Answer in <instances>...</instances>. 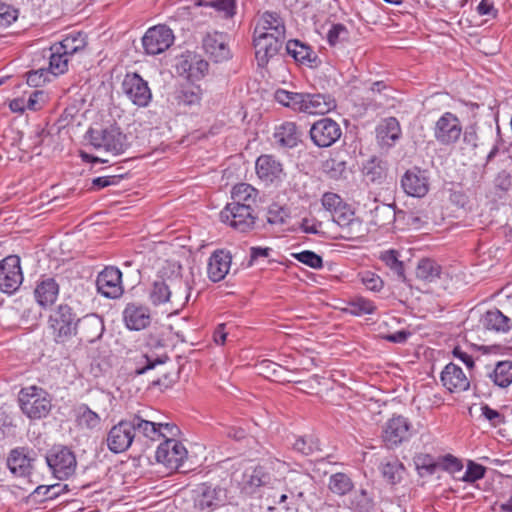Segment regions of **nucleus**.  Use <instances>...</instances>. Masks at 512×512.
Wrapping results in <instances>:
<instances>
[{"label": "nucleus", "mask_w": 512, "mask_h": 512, "mask_svg": "<svg viewBox=\"0 0 512 512\" xmlns=\"http://www.w3.org/2000/svg\"><path fill=\"white\" fill-rule=\"evenodd\" d=\"M152 421H148L139 415L123 419L112 426L106 438L107 447L113 453H122L128 450L134 442L141 440V437H155Z\"/></svg>", "instance_id": "obj_1"}, {"label": "nucleus", "mask_w": 512, "mask_h": 512, "mask_svg": "<svg viewBox=\"0 0 512 512\" xmlns=\"http://www.w3.org/2000/svg\"><path fill=\"white\" fill-rule=\"evenodd\" d=\"M18 402L23 414L31 420L45 418L52 408L50 394L35 385L22 388L18 394Z\"/></svg>", "instance_id": "obj_2"}, {"label": "nucleus", "mask_w": 512, "mask_h": 512, "mask_svg": "<svg viewBox=\"0 0 512 512\" xmlns=\"http://www.w3.org/2000/svg\"><path fill=\"white\" fill-rule=\"evenodd\" d=\"M86 139L95 149L115 156L123 154L129 146L127 136L116 125L102 129L90 128L86 133Z\"/></svg>", "instance_id": "obj_3"}, {"label": "nucleus", "mask_w": 512, "mask_h": 512, "mask_svg": "<svg viewBox=\"0 0 512 512\" xmlns=\"http://www.w3.org/2000/svg\"><path fill=\"white\" fill-rule=\"evenodd\" d=\"M194 509L198 512H211L227 502V490L218 485L201 483L192 491Z\"/></svg>", "instance_id": "obj_4"}, {"label": "nucleus", "mask_w": 512, "mask_h": 512, "mask_svg": "<svg viewBox=\"0 0 512 512\" xmlns=\"http://www.w3.org/2000/svg\"><path fill=\"white\" fill-rule=\"evenodd\" d=\"M98 402L95 405L98 412L92 410L87 404H80L74 409L75 421L79 427L87 430H95L100 427L102 415L107 416L108 414V406L112 402L111 395L100 392Z\"/></svg>", "instance_id": "obj_5"}, {"label": "nucleus", "mask_w": 512, "mask_h": 512, "mask_svg": "<svg viewBox=\"0 0 512 512\" xmlns=\"http://www.w3.org/2000/svg\"><path fill=\"white\" fill-rule=\"evenodd\" d=\"M78 321L73 309L61 304L50 316L51 327L53 328L56 342H65L72 335L77 334Z\"/></svg>", "instance_id": "obj_6"}, {"label": "nucleus", "mask_w": 512, "mask_h": 512, "mask_svg": "<svg viewBox=\"0 0 512 512\" xmlns=\"http://www.w3.org/2000/svg\"><path fill=\"white\" fill-rule=\"evenodd\" d=\"M46 461L53 475L60 480L73 475L77 465L74 453L65 446L53 447L47 454Z\"/></svg>", "instance_id": "obj_7"}, {"label": "nucleus", "mask_w": 512, "mask_h": 512, "mask_svg": "<svg viewBox=\"0 0 512 512\" xmlns=\"http://www.w3.org/2000/svg\"><path fill=\"white\" fill-rule=\"evenodd\" d=\"M256 219V211L241 206L226 204L220 212V220L241 233H247L253 230Z\"/></svg>", "instance_id": "obj_8"}, {"label": "nucleus", "mask_w": 512, "mask_h": 512, "mask_svg": "<svg viewBox=\"0 0 512 512\" xmlns=\"http://www.w3.org/2000/svg\"><path fill=\"white\" fill-rule=\"evenodd\" d=\"M333 221L341 230L340 237L345 240H357L365 236L366 230L360 218L355 216L354 211L348 204L339 208L332 214Z\"/></svg>", "instance_id": "obj_9"}, {"label": "nucleus", "mask_w": 512, "mask_h": 512, "mask_svg": "<svg viewBox=\"0 0 512 512\" xmlns=\"http://www.w3.org/2000/svg\"><path fill=\"white\" fill-rule=\"evenodd\" d=\"M174 39V33L168 26L156 25L145 32L142 46L146 54L158 55L170 48Z\"/></svg>", "instance_id": "obj_10"}, {"label": "nucleus", "mask_w": 512, "mask_h": 512, "mask_svg": "<svg viewBox=\"0 0 512 512\" xmlns=\"http://www.w3.org/2000/svg\"><path fill=\"white\" fill-rule=\"evenodd\" d=\"M23 282V273L20 266V257L9 255L0 261V289L2 292L12 294L18 290Z\"/></svg>", "instance_id": "obj_11"}, {"label": "nucleus", "mask_w": 512, "mask_h": 512, "mask_svg": "<svg viewBox=\"0 0 512 512\" xmlns=\"http://www.w3.org/2000/svg\"><path fill=\"white\" fill-rule=\"evenodd\" d=\"M412 435V425L407 418L394 415L383 426L382 440L386 447L394 448L407 441Z\"/></svg>", "instance_id": "obj_12"}, {"label": "nucleus", "mask_w": 512, "mask_h": 512, "mask_svg": "<svg viewBox=\"0 0 512 512\" xmlns=\"http://www.w3.org/2000/svg\"><path fill=\"white\" fill-rule=\"evenodd\" d=\"M124 95L136 106L146 107L152 99V93L145 81L137 73H128L122 81Z\"/></svg>", "instance_id": "obj_13"}, {"label": "nucleus", "mask_w": 512, "mask_h": 512, "mask_svg": "<svg viewBox=\"0 0 512 512\" xmlns=\"http://www.w3.org/2000/svg\"><path fill=\"white\" fill-rule=\"evenodd\" d=\"M433 131L435 139L442 145L456 143L463 132L459 118L451 112H445L435 122Z\"/></svg>", "instance_id": "obj_14"}, {"label": "nucleus", "mask_w": 512, "mask_h": 512, "mask_svg": "<svg viewBox=\"0 0 512 512\" xmlns=\"http://www.w3.org/2000/svg\"><path fill=\"white\" fill-rule=\"evenodd\" d=\"M310 137L313 143L321 148L330 147L342 135L340 125L331 118H322L310 128Z\"/></svg>", "instance_id": "obj_15"}, {"label": "nucleus", "mask_w": 512, "mask_h": 512, "mask_svg": "<svg viewBox=\"0 0 512 512\" xmlns=\"http://www.w3.org/2000/svg\"><path fill=\"white\" fill-rule=\"evenodd\" d=\"M284 39L285 35L253 33L255 56L259 66L266 65L270 58L277 55Z\"/></svg>", "instance_id": "obj_16"}, {"label": "nucleus", "mask_w": 512, "mask_h": 512, "mask_svg": "<svg viewBox=\"0 0 512 512\" xmlns=\"http://www.w3.org/2000/svg\"><path fill=\"white\" fill-rule=\"evenodd\" d=\"M186 456V448L175 438L164 440L158 446L155 454L157 462L162 463L167 468L172 470L179 469Z\"/></svg>", "instance_id": "obj_17"}, {"label": "nucleus", "mask_w": 512, "mask_h": 512, "mask_svg": "<svg viewBox=\"0 0 512 512\" xmlns=\"http://www.w3.org/2000/svg\"><path fill=\"white\" fill-rule=\"evenodd\" d=\"M209 69V63L194 52H186L181 55L176 64L179 75L185 76L188 81L202 79Z\"/></svg>", "instance_id": "obj_18"}, {"label": "nucleus", "mask_w": 512, "mask_h": 512, "mask_svg": "<svg viewBox=\"0 0 512 512\" xmlns=\"http://www.w3.org/2000/svg\"><path fill=\"white\" fill-rule=\"evenodd\" d=\"M98 292L106 298H119L123 292L122 273L117 267L109 266L101 271L96 280Z\"/></svg>", "instance_id": "obj_19"}, {"label": "nucleus", "mask_w": 512, "mask_h": 512, "mask_svg": "<svg viewBox=\"0 0 512 512\" xmlns=\"http://www.w3.org/2000/svg\"><path fill=\"white\" fill-rule=\"evenodd\" d=\"M279 485L281 481L270 473V468L267 466H257L250 472L247 471L243 477V486L248 493H254L260 487L273 490Z\"/></svg>", "instance_id": "obj_20"}, {"label": "nucleus", "mask_w": 512, "mask_h": 512, "mask_svg": "<svg viewBox=\"0 0 512 512\" xmlns=\"http://www.w3.org/2000/svg\"><path fill=\"white\" fill-rule=\"evenodd\" d=\"M404 192L413 197H424L429 191V178L425 170L414 167L407 170L401 179Z\"/></svg>", "instance_id": "obj_21"}, {"label": "nucleus", "mask_w": 512, "mask_h": 512, "mask_svg": "<svg viewBox=\"0 0 512 512\" xmlns=\"http://www.w3.org/2000/svg\"><path fill=\"white\" fill-rule=\"evenodd\" d=\"M302 100L299 112L306 114L324 115L333 111L337 106L335 98L330 94L303 93Z\"/></svg>", "instance_id": "obj_22"}, {"label": "nucleus", "mask_w": 512, "mask_h": 512, "mask_svg": "<svg viewBox=\"0 0 512 512\" xmlns=\"http://www.w3.org/2000/svg\"><path fill=\"white\" fill-rule=\"evenodd\" d=\"M180 271V265H172L171 275L167 276V284L169 285L171 303L183 306L189 300L191 286Z\"/></svg>", "instance_id": "obj_23"}, {"label": "nucleus", "mask_w": 512, "mask_h": 512, "mask_svg": "<svg viewBox=\"0 0 512 512\" xmlns=\"http://www.w3.org/2000/svg\"><path fill=\"white\" fill-rule=\"evenodd\" d=\"M442 385L451 393L467 391L470 388V379L462 368L454 363L447 364L441 372Z\"/></svg>", "instance_id": "obj_24"}, {"label": "nucleus", "mask_w": 512, "mask_h": 512, "mask_svg": "<svg viewBox=\"0 0 512 512\" xmlns=\"http://www.w3.org/2000/svg\"><path fill=\"white\" fill-rule=\"evenodd\" d=\"M202 46L206 54H208L215 62H222L230 57V50L227 46L226 35L223 33H207L202 40Z\"/></svg>", "instance_id": "obj_25"}, {"label": "nucleus", "mask_w": 512, "mask_h": 512, "mask_svg": "<svg viewBox=\"0 0 512 512\" xmlns=\"http://www.w3.org/2000/svg\"><path fill=\"white\" fill-rule=\"evenodd\" d=\"M104 330L103 319L97 314H88L78 321L77 334L81 341L94 343L102 337Z\"/></svg>", "instance_id": "obj_26"}, {"label": "nucleus", "mask_w": 512, "mask_h": 512, "mask_svg": "<svg viewBox=\"0 0 512 512\" xmlns=\"http://www.w3.org/2000/svg\"><path fill=\"white\" fill-rule=\"evenodd\" d=\"M33 458L25 448L12 449L7 458V466L12 474L18 477L29 476L33 469Z\"/></svg>", "instance_id": "obj_27"}, {"label": "nucleus", "mask_w": 512, "mask_h": 512, "mask_svg": "<svg viewBox=\"0 0 512 512\" xmlns=\"http://www.w3.org/2000/svg\"><path fill=\"white\" fill-rule=\"evenodd\" d=\"M258 197L259 192L252 185L248 183H238L231 190L232 201L229 204L256 211Z\"/></svg>", "instance_id": "obj_28"}, {"label": "nucleus", "mask_w": 512, "mask_h": 512, "mask_svg": "<svg viewBox=\"0 0 512 512\" xmlns=\"http://www.w3.org/2000/svg\"><path fill=\"white\" fill-rule=\"evenodd\" d=\"M123 319L128 329L138 331L150 324L151 316L147 307L129 303L123 311Z\"/></svg>", "instance_id": "obj_29"}, {"label": "nucleus", "mask_w": 512, "mask_h": 512, "mask_svg": "<svg viewBox=\"0 0 512 512\" xmlns=\"http://www.w3.org/2000/svg\"><path fill=\"white\" fill-rule=\"evenodd\" d=\"M231 265L229 253L219 250L214 252L208 262L207 273L210 280L219 282L228 274Z\"/></svg>", "instance_id": "obj_30"}, {"label": "nucleus", "mask_w": 512, "mask_h": 512, "mask_svg": "<svg viewBox=\"0 0 512 512\" xmlns=\"http://www.w3.org/2000/svg\"><path fill=\"white\" fill-rule=\"evenodd\" d=\"M285 32L283 19L278 13L270 11H266L258 17L254 28V33L285 35Z\"/></svg>", "instance_id": "obj_31"}, {"label": "nucleus", "mask_w": 512, "mask_h": 512, "mask_svg": "<svg viewBox=\"0 0 512 512\" xmlns=\"http://www.w3.org/2000/svg\"><path fill=\"white\" fill-rule=\"evenodd\" d=\"M256 173L262 181L272 183L280 178L282 166L272 156L262 155L256 161Z\"/></svg>", "instance_id": "obj_32"}, {"label": "nucleus", "mask_w": 512, "mask_h": 512, "mask_svg": "<svg viewBox=\"0 0 512 512\" xmlns=\"http://www.w3.org/2000/svg\"><path fill=\"white\" fill-rule=\"evenodd\" d=\"M202 95L203 91L199 85L187 81L176 88L174 99L178 105L193 106L200 103Z\"/></svg>", "instance_id": "obj_33"}, {"label": "nucleus", "mask_w": 512, "mask_h": 512, "mask_svg": "<svg viewBox=\"0 0 512 512\" xmlns=\"http://www.w3.org/2000/svg\"><path fill=\"white\" fill-rule=\"evenodd\" d=\"M34 294L39 305L51 306L58 297L59 285L53 278H45L37 284Z\"/></svg>", "instance_id": "obj_34"}, {"label": "nucleus", "mask_w": 512, "mask_h": 512, "mask_svg": "<svg viewBox=\"0 0 512 512\" xmlns=\"http://www.w3.org/2000/svg\"><path fill=\"white\" fill-rule=\"evenodd\" d=\"M481 325L491 331L508 332L511 320L498 309L488 310L480 319Z\"/></svg>", "instance_id": "obj_35"}, {"label": "nucleus", "mask_w": 512, "mask_h": 512, "mask_svg": "<svg viewBox=\"0 0 512 512\" xmlns=\"http://www.w3.org/2000/svg\"><path fill=\"white\" fill-rule=\"evenodd\" d=\"M376 131L379 143L386 146H392L401 134L400 124L394 117L385 119Z\"/></svg>", "instance_id": "obj_36"}, {"label": "nucleus", "mask_w": 512, "mask_h": 512, "mask_svg": "<svg viewBox=\"0 0 512 512\" xmlns=\"http://www.w3.org/2000/svg\"><path fill=\"white\" fill-rule=\"evenodd\" d=\"M286 50L287 53L295 59V61L302 64H311L317 59V55L312 48L297 39L289 40L286 44Z\"/></svg>", "instance_id": "obj_37"}, {"label": "nucleus", "mask_w": 512, "mask_h": 512, "mask_svg": "<svg viewBox=\"0 0 512 512\" xmlns=\"http://www.w3.org/2000/svg\"><path fill=\"white\" fill-rule=\"evenodd\" d=\"M486 375L494 385L501 388L508 387L512 383V361L498 362Z\"/></svg>", "instance_id": "obj_38"}, {"label": "nucleus", "mask_w": 512, "mask_h": 512, "mask_svg": "<svg viewBox=\"0 0 512 512\" xmlns=\"http://www.w3.org/2000/svg\"><path fill=\"white\" fill-rule=\"evenodd\" d=\"M442 267L434 260L429 258L421 259L416 267V277L425 282L433 283L440 279Z\"/></svg>", "instance_id": "obj_39"}, {"label": "nucleus", "mask_w": 512, "mask_h": 512, "mask_svg": "<svg viewBox=\"0 0 512 512\" xmlns=\"http://www.w3.org/2000/svg\"><path fill=\"white\" fill-rule=\"evenodd\" d=\"M387 167L382 160L373 157L363 166V174L367 182L381 184L386 178Z\"/></svg>", "instance_id": "obj_40"}, {"label": "nucleus", "mask_w": 512, "mask_h": 512, "mask_svg": "<svg viewBox=\"0 0 512 512\" xmlns=\"http://www.w3.org/2000/svg\"><path fill=\"white\" fill-rule=\"evenodd\" d=\"M275 138L282 146L293 148L298 144L300 134L295 123L285 122L277 128Z\"/></svg>", "instance_id": "obj_41"}, {"label": "nucleus", "mask_w": 512, "mask_h": 512, "mask_svg": "<svg viewBox=\"0 0 512 512\" xmlns=\"http://www.w3.org/2000/svg\"><path fill=\"white\" fill-rule=\"evenodd\" d=\"M396 211L393 205L377 204L371 210V223L378 227H384L393 223L396 219Z\"/></svg>", "instance_id": "obj_42"}, {"label": "nucleus", "mask_w": 512, "mask_h": 512, "mask_svg": "<svg viewBox=\"0 0 512 512\" xmlns=\"http://www.w3.org/2000/svg\"><path fill=\"white\" fill-rule=\"evenodd\" d=\"M58 51L73 55L84 49L86 46V37L81 32H72L68 34L61 42L54 44Z\"/></svg>", "instance_id": "obj_43"}, {"label": "nucleus", "mask_w": 512, "mask_h": 512, "mask_svg": "<svg viewBox=\"0 0 512 512\" xmlns=\"http://www.w3.org/2000/svg\"><path fill=\"white\" fill-rule=\"evenodd\" d=\"M198 6L215 9L224 19H232L236 15V0H198Z\"/></svg>", "instance_id": "obj_44"}, {"label": "nucleus", "mask_w": 512, "mask_h": 512, "mask_svg": "<svg viewBox=\"0 0 512 512\" xmlns=\"http://www.w3.org/2000/svg\"><path fill=\"white\" fill-rule=\"evenodd\" d=\"M328 487L332 493L343 496L353 490L354 484L347 474L338 472L330 476Z\"/></svg>", "instance_id": "obj_45"}, {"label": "nucleus", "mask_w": 512, "mask_h": 512, "mask_svg": "<svg viewBox=\"0 0 512 512\" xmlns=\"http://www.w3.org/2000/svg\"><path fill=\"white\" fill-rule=\"evenodd\" d=\"M308 481V476L303 474H294L292 478H290V483H294V486H288L286 487V490L284 493H281L279 495V498L276 502V504H282L285 503L288 499L287 492L292 497H297L298 499H302L304 497V491L302 489V486L306 484Z\"/></svg>", "instance_id": "obj_46"}, {"label": "nucleus", "mask_w": 512, "mask_h": 512, "mask_svg": "<svg viewBox=\"0 0 512 512\" xmlns=\"http://www.w3.org/2000/svg\"><path fill=\"white\" fill-rule=\"evenodd\" d=\"M68 54L58 51L55 45L50 48L49 71L54 75H60L68 69Z\"/></svg>", "instance_id": "obj_47"}, {"label": "nucleus", "mask_w": 512, "mask_h": 512, "mask_svg": "<svg viewBox=\"0 0 512 512\" xmlns=\"http://www.w3.org/2000/svg\"><path fill=\"white\" fill-rule=\"evenodd\" d=\"M150 299L153 304L159 305L166 302H171L169 285L167 284V277H162L153 283Z\"/></svg>", "instance_id": "obj_48"}, {"label": "nucleus", "mask_w": 512, "mask_h": 512, "mask_svg": "<svg viewBox=\"0 0 512 512\" xmlns=\"http://www.w3.org/2000/svg\"><path fill=\"white\" fill-rule=\"evenodd\" d=\"M302 94L298 92H291L283 89H278L275 92V100L281 105L299 112L301 108Z\"/></svg>", "instance_id": "obj_49"}, {"label": "nucleus", "mask_w": 512, "mask_h": 512, "mask_svg": "<svg viewBox=\"0 0 512 512\" xmlns=\"http://www.w3.org/2000/svg\"><path fill=\"white\" fill-rule=\"evenodd\" d=\"M348 507L356 512H369L372 500L365 489H360L350 496Z\"/></svg>", "instance_id": "obj_50"}, {"label": "nucleus", "mask_w": 512, "mask_h": 512, "mask_svg": "<svg viewBox=\"0 0 512 512\" xmlns=\"http://www.w3.org/2000/svg\"><path fill=\"white\" fill-rule=\"evenodd\" d=\"M375 309L376 306L372 301L363 297H357L348 303L344 311L351 315L362 316L374 313Z\"/></svg>", "instance_id": "obj_51"}, {"label": "nucleus", "mask_w": 512, "mask_h": 512, "mask_svg": "<svg viewBox=\"0 0 512 512\" xmlns=\"http://www.w3.org/2000/svg\"><path fill=\"white\" fill-rule=\"evenodd\" d=\"M380 259L388 266L401 281H405L403 262L398 259V253L395 250L384 251Z\"/></svg>", "instance_id": "obj_52"}, {"label": "nucleus", "mask_w": 512, "mask_h": 512, "mask_svg": "<svg viewBox=\"0 0 512 512\" xmlns=\"http://www.w3.org/2000/svg\"><path fill=\"white\" fill-rule=\"evenodd\" d=\"M403 471L404 467L398 460L389 461L381 466L383 477L391 484L401 480Z\"/></svg>", "instance_id": "obj_53"}, {"label": "nucleus", "mask_w": 512, "mask_h": 512, "mask_svg": "<svg viewBox=\"0 0 512 512\" xmlns=\"http://www.w3.org/2000/svg\"><path fill=\"white\" fill-rule=\"evenodd\" d=\"M169 357L166 354L162 355H154V354H143L141 356V360L139 364H143L138 366L135 369L136 375H142L146 373L148 370L153 369L156 365L164 364Z\"/></svg>", "instance_id": "obj_54"}, {"label": "nucleus", "mask_w": 512, "mask_h": 512, "mask_svg": "<svg viewBox=\"0 0 512 512\" xmlns=\"http://www.w3.org/2000/svg\"><path fill=\"white\" fill-rule=\"evenodd\" d=\"M512 163L508 160V166L501 168L495 175L493 183L497 190L507 192L512 187Z\"/></svg>", "instance_id": "obj_55"}, {"label": "nucleus", "mask_w": 512, "mask_h": 512, "mask_svg": "<svg viewBox=\"0 0 512 512\" xmlns=\"http://www.w3.org/2000/svg\"><path fill=\"white\" fill-rule=\"evenodd\" d=\"M259 370L265 377L271 378L274 381L286 380L283 377V374L285 373L283 367L270 360L262 361L259 365Z\"/></svg>", "instance_id": "obj_56"}, {"label": "nucleus", "mask_w": 512, "mask_h": 512, "mask_svg": "<svg viewBox=\"0 0 512 512\" xmlns=\"http://www.w3.org/2000/svg\"><path fill=\"white\" fill-rule=\"evenodd\" d=\"M67 485L54 484V485H40L38 486L33 495L35 497H40L41 501L52 500L58 497L65 489Z\"/></svg>", "instance_id": "obj_57"}, {"label": "nucleus", "mask_w": 512, "mask_h": 512, "mask_svg": "<svg viewBox=\"0 0 512 512\" xmlns=\"http://www.w3.org/2000/svg\"><path fill=\"white\" fill-rule=\"evenodd\" d=\"M156 436L155 437H146L147 439H150L151 441H157L160 440L161 437L166 439L174 438L178 435L179 429L175 424L171 423H155L152 422Z\"/></svg>", "instance_id": "obj_58"}, {"label": "nucleus", "mask_w": 512, "mask_h": 512, "mask_svg": "<svg viewBox=\"0 0 512 512\" xmlns=\"http://www.w3.org/2000/svg\"><path fill=\"white\" fill-rule=\"evenodd\" d=\"M349 37V31L344 24H333L327 33V41L331 46L346 41Z\"/></svg>", "instance_id": "obj_59"}, {"label": "nucleus", "mask_w": 512, "mask_h": 512, "mask_svg": "<svg viewBox=\"0 0 512 512\" xmlns=\"http://www.w3.org/2000/svg\"><path fill=\"white\" fill-rule=\"evenodd\" d=\"M486 468L480 464H477L473 461H469L467 464V469L464 475L461 477V480L467 483H474L477 480L482 479L485 476Z\"/></svg>", "instance_id": "obj_60"}, {"label": "nucleus", "mask_w": 512, "mask_h": 512, "mask_svg": "<svg viewBox=\"0 0 512 512\" xmlns=\"http://www.w3.org/2000/svg\"><path fill=\"white\" fill-rule=\"evenodd\" d=\"M293 256L299 262L313 269H319L323 265L322 257L310 250H305L300 253L293 254Z\"/></svg>", "instance_id": "obj_61"}, {"label": "nucleus", "mask_w": 512, "mask_h": 512, "mask_svg": "<svg viewBox=\"0 0 512 512\" xmlns=\"http://www.w3.org/2000/svg\"><path fill=\"white\" fill-rule=\"evenodd\" d=\"M18 18V10L13 6L0 3V28H6Z\"/></svg>", "instance_id": "obj_62"}, {"label": "nucleus", "mask_w": 512, "mask_h": 512, "mask_svg": "<svg viewBox=\"0 0 512 512\" xmlns=\"http://www.w3.org/2000/svg\"><path fill=\"white\" fill-rule=\"evenodd\" d=\"M321 203L326 210L331 212V214L335 213V211L346 204L338 194L332 192L324 193Z\"/></svg>", "instance_id": "obj_63"}, {"label": "nucleus", "mask_w": 512, "mask_h": 512, "mask_svg": "<svg viewBox=\"0 0 512 512\" xmlns=\"http://www.w3.org/2000/svg\"><path fill=\"white\" fill-rule=\"evenodd\" d=\"M293 447L296 451L300 452L303 455L309 456L313 455L316 451H319L318 441H314L313 439L306 438H298Z\"/></svg>", "instance_id": "obj_64"}]
</instances>
